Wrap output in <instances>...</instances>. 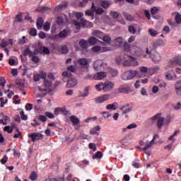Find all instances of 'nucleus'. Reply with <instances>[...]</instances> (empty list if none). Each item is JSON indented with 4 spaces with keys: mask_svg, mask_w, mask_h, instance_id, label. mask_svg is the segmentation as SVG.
<instances>
[{
    "mask_svg": "<svg viewBox=\"0 0 181 181\" xmlns=\"http://www.w3.org/2000/svg\"><path fill=\"white\" fill-rule=\"evenodd\" d=\"M148 33L151 36H152V37H155L156 36L158 35V31H156V30H154L153 28H150L148 30Z\"/></svg>",
    "mask_w": 181,
    "mask_h": 181,
    "instance_id": "36",
    "label": "nucleus"
},
{
    "mask_svg": "<svg viewBox=\"0 0 181 181\" xmlns=\"http://www.w3.org/2000/svg\"><path fill=\"white\" fill-rule=\"evenodd\" d=\"M75 16L77 18L78 20L74 21V25L76 28V29H81V28H87V24L89 23V28H92L93 23H89L84 18L83 16H84V13H76Z\"/></svg>",
    "mask_w": 181,
    "mask_h": 181,
    "instance_id": "3",
    "label": "nucleus"
},
{
    "mask_svg": "<svg viewBox=\"0 0 181 181\" xmlns=\"http://www.w3.org/2000/svg\"><path fill=\"white\" fill-rule=\"evenodd\" d=\"M43 80L45 87H47V88H49V87H52V81L48 80L47 76H46V78H44Z\"/></svg>",
    "mask_w": 181,
    "mask_h": 181,
    "instance_id": "29",
    "label": "nucleus"
},
{
    "mask_svg": "<svg viewBox=\"0 0 181 181\" xmlns=\"http://www.w3.org/2000/svg\"><path fill=\"white\" fill-rule=\"evenodd\" d=\"M151 124H156L158 129H162L165 127V117H162V114L157 113L149 119Z\"/></svg>",
    "mask_w": 181,
    "mask_h": 181,
    "instance_id": "4",
    "label": "nucleus"
},
{
    "mask_svg": "<svg viewBox=\"0 0 181 181\" xmlns=\"http://www.w3.org/2000/svg\"><path fill=\"white\" fill-rule=\"evenodd\" d=\"M138 76V71L134 70H129L125 71L122 75V80H124L125 81L128 80H132L135 78V76Z\"/></svg>",
    "mask_w": 181,
    "mask_h": 181,
    "instance_id": "6",
    "label": "nucleus"
},
{
    "mask_svg": "<svg viewBox=\"0 0 181 181\" xmlns=\"http://www.w3.org/2000/svg\"><path fill=\"white\" fill-rule=\"evenodd\" d=\"M4 131H6V132H8V134H12V132H13V129H12L10 126H6Z\"/></svg>",
    "mask_w": 181,
    "mask_h": 181,
    "instance_id": "51",
    "label": "nucleus"
},
{
    "mask_svg": "<svg viewBox=\"0 0 181 181\" xmlns=\"http://www.w3.org/2000/svg\"><path fill=\"white\" fill-rule=\"evenodd\" d=\"M97 131H101V127L95 126L93 128L90 129V135H98V132Z\"/></svg>",
    "mask_w": 181,
    "mask_h": 181,
    "instance_id": "19",
    "label": "nucleus"
},
{
    "mask_svg": "<svg viewBox=\"0 0 181 181\" xmlns=\"http://www.w3.org/2000/svg\"><path fill=\"white\" fill-rule=\"evenodd\" d=\"M115 84L114 82L111 81H107L105 83H103V91L104 93H109V91H112V90H114Z\"/></svg>",
    "mask_w": 181,
    "mask_h": 181,
    "instance_id": "9",
    "label": "nucleus"
},
{
    "mask_svg": "<svg viewBox=\"0 0 181 181\" xmlns=\"http://www.w3.org/2000/svg\"><path fill=\"white\" fill-rule=\"evenodd\" d=\"M122 15L123 16H124V18H126L127 21H129V22H132V21H134V16H132L130 14H128V13L123 12Z\"/></svg>",
    "mask_w": 181,
    "mask_h": 181,
    "instance_id": "30",
    "label": "nucleus"
},
{
    "mask_svg": "<svg viewBox=\"0 0 181 181\" xmlns=\"http://www.w3.org/2000/svg\"><path fill=\"white\" fill-rule=\"evenodd\" d=\"M92 11H94V12H96L98 15H101L102 13H104V10L101 8H96L95 6H94V3L92 4Z\"/></svg>",
    "mask_w": 181,
    "mask_h": 181,
    "instance_id": "22",
    "label": "nucleus"
},
{
    "mask_svg": "<svg viewBox=\"0 0 181 181\" xmlns=\"http://www.w3.org/2000/svg\"><path fill=\"white\" fill-rule=\"evenodd\" d=\"M62 76L64 77V78H68L66 84V87H68V88H71L77 86V79L71 77L73 76L71 73L69 71H64L62 73Z\"/></svg>",
    "mask_w": 181,
    "mask_h": 181,
    "instance_id": "5",
    "label": "nucleus"
},
{
    "mask_svg": "<svg viewBox=\"0 0 181 181\" xmlns=\"http://www.w3.org/2000/svg\"><path fill=\"white\" fill-rule=\"evenodd\" d=\"M165 78L170 81L177 79V76L175 74V70H173V69H171L170 71L165 72Z\"/></svg>",
    "mask_w": 181,
    "mask_h": 181,
    "instance_id": "11",
    "label": "nucleus"
},
{
    "mask_svg": "<svg viewBox=\"0 0 181 181\" xmlns=\"http://www.w3.org/2000/svg\"><path fill=\"white\" fill-rule=\"evenodd\" d=\"M110 100V95L109 94H105L102 95L100 96H98L95 98V103L96 104H103V103H105L106 101H108Z\"/></svg>",
    "mask_w": 181,
    "mask_h": 181,
    "instance_id": "10",
    "label": "nucleus"
},
{
    "mask_svg": "<svg viewBox=\"0 0 181 181\" xmlns=\"http://www.w3.org/2000/svg\"><path fill=\"white\" fill-rule=\"evenodd\" d=\"M57 23H58V25H63V17L58 16L57 18Z\"/></svg>",
    "mask_w": 181,
    "mask_h": 181,
    "instance_id": "62",
    "label": "nucleus"
},
{
    "mask_svg": "<svg viewBox=\"0 0 181 181\" xmlns=\"http://www.w3.org/2000/svg\"><path fill=\"white\" fill-rule=\"evenodd\" d=\"M43 29L45 30V32H49V30H50V23H45L43 25Z\"/></svg>",
    "mask_w": 181,
    "mask_h": 181,
    "instance_id": "48",
    "label": "nucleus"
},
{
    "mask_svg": "<svg viewBox=\"0 0 181 181\" xmlns=\"http://www.w3.org/2000/svg\"><path fill=\"white\" fill-rule=\"evenodd\" d=\"M110 16H112L113 19H117V18H119V16H121V14L117 11H111Z\"/></svg>",
    "mask_w": 181,
    "mask_h": 181,
    "instance_id": "40",
    "label": "nucleus"
},
{
    "mask_svg": "<svg viewBox=\"0 0 181 181\" xmlns=\"http://www.w3.org/2000/svg\"><path fill=\"white\" fill-rule=\"evenodd\" d=\"M92 35L93 36H96V37H98L99 39H103V37H104V35L103 34V32H100V30L93 31Z\"/></svg>",
    "mask_w": 181,
    "mask_h": 181,
    "instance_id": "25",
    "label": "nucleus"
},
{
    "mask_svg": "<svg viewBox=\"0 0 181 181\" xmlns=\"http://www.w3.org/2000/svg\"><path fill=\"white\" fill-rule=\"evenodd\" d=\"M120 144L123 146H127L128 141H127V138H123L120 140Z\"/></svg>",
    "mask_w": 181,
    "mask_h": 181,
    "instance_id": "60",
    "label": "nucleus"
},
{
    "mask_svg": "<svg viewBox=\"0 0 181 181\" xmlns=\"http://www.w3.org/2000/svg\"><path fill=\"white\" fill-rule=\"evenodd\" d=\"M159 11V8L158 7H153L151 10V15H156V13H158V11Z\"/></svg>",
    "mask_w": 181,
    "mask_h": 181,
    "instance_id": "58",
    "label": "nucleus"
},
{
    "mask_svg": "<svg viewBox=\"0 0 181 181\" xmlns=\"http://www.w3.org/2000/svg\"><path fill=\"white\" fill-rule=\"evenodd\" d=\"M69 119L72 122L74 125H78V124H80V119H78V117H76L75 115L71 116Z\"/></svg>",
    "mask_w": 181,
    "mask_h": 181,
    "instance_id": "20",
    "label": "nucleus"
},
{
    "mask_svg": "<svg viewBox=\"0 0 181 181\" xmlns=\"http://www.w3.org/2000/svg\"><path fill=\"white\" fill-rule=\"evenodd\" d=\"M123 62V66L129 67L130 66H136L139 63L136 61V58L132 56H128L122 53L120 56L116 57L117 64H121Z\"/></svg>",
    "mask_w": 181,
    "mask_h": 181,
    "instance_id": "1",
    "label": "nucleus"
},
{
    "mask_svg": "<svg viewBox=\"0 0 181 181\" xmlns=\"http://www.w3.org/2000/svg\"><path fill=\"white\" fill-rule=\"evenodd\" d=\"M88 90H90V87H86L85 89H84V93H80L79 94V97H88Z\"/></svg>",
    "mask_w": 181,
    "mask_h": 181,
    "instance_id": "33",
    "label": "nucleus"
},
{
    "mask_svg": "<svg viewBox=\"0 0 181 181\" xmlns=\"http://www.w3.org/2000/svg\"><path fill=\"white\" fill-rule=\"evenodd\" d=\"M39 121H41V122H46L47 121V117L43 115H40L38 116Z\"/></svg>",
    "mask_w": 181,
    "mask_h": 181,
    "instance_id": "47",
    "label": "nucleus"
},
{
    "mask_svg": "<svg viewBox=\"0 0 181 181\" xmlns=\"http://www.w3.org/2000/svg\"><path fill=\"white\" fill-rule=\"evenodd\" d=\"M22 16L21 15H17L15 18V22H22Z\"/></svg>",
    "mask_w": 181,
    "mask_h": 181,
    "instance_id": "63",
    "label": "nucleus"
},
{
    "mask_svg": "<svg viewBox=\"0 0 181 181\" xmlns=\"http://www.w3.org/2000/svg\"><path fill=\"white\" fill-rule=\"evenodd\" d=\"M175 21L177 23H181V15L177 13L175 16Z\"/></svg>",
    "mask_w": 181,
    "mask_h": 181,
    "instance_id": "54",
    "label": "nucleus"
},
{
    "mask_svg": "<svg viewBox=\"0 0 181 181\" xmlns=\"http://www.w3.org/2000/svg\"><path fill=\"white\" fill-rule=\"evenodd\" d=\"M62 52L65 54L66 53L69 52V48L67 47V45H63L62 47Z\"/></svg>",
    "mask_w": 181,
    "mask_h": 181,
    "instance_id": "56",
    "label": "nucleus"
},
{
    "mask_svg": "<svg viewBox=\"0 0 181 181\" xmlns=\"http://www.w3.org/2000/svg\"><path fill=\"white\" fill-rule=\"evenodd\" d=\"M89 149H92L93 152H95L97 151V144L94 143H90L88 145Z\"/></svg>",
    "mask_w": 181,
    "mask_h": 181,
    "instance_id": "44",
    "label": "nucleus"
},
{
    "mask_svg": "<svg viewBox=\"0 0 181 181\" xmlns=\"http://www.w3.org/2000/svg\"><path fill=\"white\" fill-rule=\"evenodd\" d=\"M103 158V153L101 151H98L93 156V159H101Z\"/></svg>",
    "mask_w": 181,
    "mask_h": 181,
    "instance_id": "39",
    "label": "nucleus"
},
{
    "mask_svg": "<svg viewBox=\"0 0 181 181\" xmlns=\"http://www.w3.org/2000/svg\"><path fill=\"white\" fill-rule=\"evenodd\" d=\"M30 180H36L37 179V174L35 171H33L30 175Z\"/></svg>",
    "mask_w": 181,
    "mask_h": 181,
    "instance_id": "46",
    "label": "nucleus"
},
{
    "mask_svg": "<svg viewBox=\"0 0 181 181\" xmlns=\"http://www.w3.org/2000/svg\"><path fill=\"white\" fill-rule=\"evenodd\" d=\"M17 134H14L13 138L18 139V138H22V132L19 131V129H16Z\"/></svg>",
    "mask_w": 181,
    "mask_h": 181,
    "instance_id": "52",
    "label": "nucleus"
},
{
    "mask_svg": "<svg viewBox=\"0 0 181 181\" xmlns=\"http://www.w3.org/2000/svg\"><path fill=\"white\" fill-rule=\"evenodd\" d=\"M0 162L2 165H5L8 162V156H4L3 158L0 160Z\"/></svg>",
    "mask_w": 181,
    "mask_h": 181,
    "instance_id": "59",
    "label": "nucleus"
},
{
    "mask_svg": "<svg viewBox=\"0 0 181 181\" xmlns=\"http://www.w3.org/2000/svg\"><path fill=\"white\" fill-rule=\"evenodd\" d=\"M128 31L129 33H132V35H135V33H136V28H135L134 25H129L128 27Z\"/></svg>",
    "mask_w": 181,
    "mask_h": 181,
    "instance_id": "38",
    "label": "nucleus"
},
{
    "mask_svg": "<svg viewBox=\"0 0 181 181\" xmlns=\"http://www.w3.org/2000/svg\"><path fill=\"white\" fill-rule=\"evenodd\" d=\"M110 2L108 1H103L102 2V6L103 8H104L105 9H107V8H110Z\"/></svg>",
    "mask_w": 181,
    "mask_h": 181,
    "instance_id": "57",
    "label": "nucleus"
},
{
    "mask_svg": "<svg viewBox=\"0 0 181 181\" xmlns=\"http://www.w3.org/2000/svg\"><path fill=\"white\" fill-rule=\"evenodd\" d=\"M160 45V42L159 40H156L153 43V49H156L157 47H159V46Z\"/></svg>",
    "mask_w": 181,
    "mask_h": 181,
    "instance_id": "53",
    "label": "nucleus"
},
{
    "mask_svg": "<svg viewBox=\"0 0 181 181\" xmlns=\"http://www.w3.org/2000/svg\"><path fill=\"white\" fill-rule=\"evenodd\" d=\"M30 35L31 36H36V35H37V30L35 28H31L30 30Z\"/></svg>",
    "mask_w": 181,
    "mask_h": 181,
    "instance_id": "55",
    "label": "nucleus"
},
{
    "mask_svg": "<svg viewBox=\"0 0 181 181\" xmlns=\"http://www.w3.org/2000/svg\"><path fill=\"white\" fill-rule=\"evenodd\" d=\"M93 67L95 71H100L103 69V60L98 59L94 62Z\"/></svg>",
    "mask_w": 181,
    "mask_h": 181,
    "instance_id": "16",
    "label": "nucleus"
},
{
    "mask_svg": "<svg viewBox=\"0 0 181 181\" xmlns=\"http://www.w3.org/2000/svg\"><path fill=\"white\" fill-rule=\"evenodd\" d=\"M88 42L90 43V45H94L98 42V40L94 37H91L89 38V41Z\"/></svg>",
    "mask_w": 181,
    "mask_h": 181,
    "instance_id": "41",
    "label": "nucleus"
},
{
    "mask_svg": "<svg viewBox=\"0 0 181 181\" xmlns=\"http://www.w3.org/2000/svg\"><path fill=\"white\" fill-rule=\"evenodd\" d=\"M175 90L178 95H181V81H178L175 83Z\"/></svg>",
    "mask_w": 181,
    "mask_h": 181,
    "instance_id": "24",
    "label": "nucleus"
},
{
    "mask_svg": "<svg viewBox=\"0 0 181 181\" xmlns=\"http://www.w3.org/2000/svg\"><path fill=\"white\" fill-rule=\"evenodd\" d=\"M66 71H68V73H69V71H71V73H76V71H77V69H76V66L71 65L67 68Z\"/></svg>",
    "mask_w": 181,
    "mask_h": 181,
    "instance_id": "45",
    "label": "nucleus"
},
{
    "mask_svg": "<svg viewBox=\"0 0 181 181\" xmlns=\"http://www.w3.org/2000/svg\"><path fill=\"white\" fill-rule=\"evenodd\" d=\"M92 50L95 52H99L100 53H104V52H110L111 49L107 47L95 46L92 48Z\"/></svg>",
    "mask_w": 181,
    "mask_h": 181,
    "instance_id": "14",
    "label": "nucleus"
},
{
    "mask_svg": "<svg viewBox=\"0 0 181 181\" xmlns=\"http://www.w3.org/2000/svg\"><path fill=\"white\" fill-rule=\"evenodd\" d=\"M117 105L118 104L117 103H114L112 104H109L106 106L107 110H110L111 111L117 110Z\"/></svg>",
    "mask_w": 181,
    "mask_h": 181,
    "instance_id": "28",
    "label": "nucleus"
},
{
    "mask_svg": "<svg viewBox=\"0 0 181 181\" xmlns=\"http://www.w3.org/2000/svg\"><path fill=\"white\" fill-rule=\"evenodd\" d=\"M118 91L123 94H128L129 93H132V88L129 85H122L118 88Z\"/></svg>",
    "mask_w": 181,
    "mask_h": 181,
    "instance_id": "12",
    "label": "nucleus"
},
{
    "mask_svg": "<svg viewBox=\"0 0 181 181\" xmlns=\"http://www.w3.org/2000/svg\"><path fill=\"white\" fill-rule=\"evenodd\" d=\"M139 71L141 73H147L148 72V67L146 66H140Z\"/></svg>",
    "mask_w": 181,
    "mask_h": 181,
    "instance_id": "61",
    "label": "nucleus"
},
{
    "mask_svg": "<svg viewBox=\"0 0 181 181\" xmlns=\"http://www.w3.org/2000/svg\"><path fill=\"white\" fill-rule=\"evenodd\" d=\"M104 86V83L100 82L98 84H96L95 86V88L96 90V91H103V87Z\"/></svg>",
    "mask_w": 181,
    "mask_h": 181,
    "instance_id": "35",
    "label": "nucleus"
},
{
    "mask_svg": "<svg viewBox=\"0 0 181 181\" xmlns=\"http://www.w3.org/2000/svg\"><path fill=\"white\" fill-rule=\"evenodd\" d=\"M146 54H148L149 55V57L151 58V56H153V48L152 47H148L146 48Z\"/></svg>",
    "mask_w": 181,
    "mask_h": 181,
    "instance_id": "37",
    "label": "nucleus"
},
{
    "mask_svg": "<svg viewBox=\"0 0 181 181\" xmlns=\"http://www.w3.org/2000/svg\"><path fill=\"white\" fill-rule=\"evenodd\" d=\"M85 15L86 16H94V11H93V8H91V10H87L85 12Z\"/></svg>",
    "mask_w": 181,
    "mask_h": 181,
    "instance_id": "49",
    "label": "nucleus"
},
{
    "mask_svg": "<svg viewBox=\"0 0 181 181\" xmlns=\"http://www.w3.org/2000/svg\"><path fill=\"white\" fill-rule=\"evenodd\" d=\"M107 77V73L105 72H99L95 74V80H103Z\"/></svg>",
    "mask_w": 181,
    "mask_h": 181,
    "instance_id": "18",
    "label": "nucleus"
},
{
    "mask_svg": "<svg viewBox=\"0 0 181 181\" xmlns=\"http://www.w3.org/2000/svg\"><path fill=\"white\" fill-rule=\"evenodd\" d=\"M132 165V167L135 168L136 169L141 168V164H139V160H135L134 161H133Z\"/></svg>",
    "mask_w": 181,
    "mask_h": 181,
    "instance_id": "42",
    "label": "nucleus"
},
{
    "mask_svg": "<svg viewBox=\"0 0 181 181\" xmlns=\"http://www.w3.org/2000/svg\"><path fill=\"white\" fill-rule=\"evenodd\" d=\"M40 78H46V72H42L38 75L34 76V81H39Z\"/></svg>",
    "mask_w": 181,
    "mask_h": 181,
    "instance_id": "21",
    "label": "nucleus"
},
{
    "mask_svg": "<svg viewBox=\"0 0 181 181\" xmlns=\"http://www.w3.org/2000/svg\"><path fill=\"white\" fill-rule=\"evenodd\" d=\"M115 46H121L122 45V37H119L114 40Z\"/></svg>",
    "mask_w": 181,
    "mask_h": 181,
    "instance_id": "34",
    "label": "nucleus"
},
{
    "mask_svg": "<svg viewBox=\"0 0 181 181\" xmlns=\"http://www.w3.org/2000/svg\"><path fill=\"white\" fill-rule=\"evenodd\" d=\"M67 36H69V33L67 32V30H64L62 31H61L58 35H56V37H67Z\"/></svg>",
    "mask_w": 181,
    "mask_h": 181,
    "instance_id": "26",
    "label": "nucleus"
},
{
    "mask_svg": "<svg viewBox=\"0 0 181 181\" xmlns=\"http://www.w3.org/2000/svg\"><path fill=\"white\" fill-rule=\"evenodd\" d=\"M37 53L40 54H50V49H49L47 47H45L42 45V44L38 43L37 47L35 48L34 52L30 51V48H27L23 52V55L32 57L33 54H37Z\"/></svg>",
    "mask_w": 181,
    "mask_h": 181,
    "instance_id": "2",
    "label": "nucleus"
},
{
    "mask_svg": "<svg viewBox=\"0 0 181 181\" xmlns=\"http://www.w3.org/2000/svg\"><path fill=\"white\" fill-rule=\"evenodd\" d=\"M78 63H79L80 66H88L90 62L87 59L81 58L78 60Z\"/></svg>",
    "mask_w": 181,
    "mask_h": 181,
    "instance_id": "23",
    "label": "nucleus"
},
{
    "mask_svg": "<svg viewBox=\"0 0 181 181\" xmlns=\"http://www.w3.org/2000/svg\"><path fill=\"white\" fill-rule=\"evenodd\" d=\"M51 181H64V179L62 177H55V178H51Z\"/></svg>",
    "mask_w": 181,
    "mask_h": 181,
    "instance_id": "64",
    "label": "nucleus"
},
{
    "mask_svg": "<svg viewBox=\"0 0 181 181\" xmlns=\"http://www.w3.org/2000/svg\"><path fill=\"white\" fill-rule=\"evenodd\" d=\"M120 111H122V114L126 115V114H129L131 111H132V107H131L129 104H127L124 106H122L119 108Z\"/></svg>",
    "mask_w": 181,
    "mask_h": 181,
    "instance_id": "15",
    "label": "nucleus"
},
{
    "mask_svg": "<svg viewBox=\"0 0 181 181\" xmlns=\"http://www.w3.org/2000/svg\"><path fill=\"white\" fill-rule=\"evenodd\" d=\"M140 146H144L143 148V151L146 153V155H148V156H151V151H146L152 148L153 146V140H151V141H146V142L144 141H140Z\"/></svg>",
    "mask_w": 181,
    "mask_h": 181,
    "instance_id": "7",
    "label": "nucleus"
},
{
    "mask_svg": "<svg viewBox=\"0 0 181 181\" xmlns=\"http://www.w3.org/2000/svg\"><path fill=\"white\" fill-rule=\"evenodd\" d=\"M176 66H181V58L177 57L171 59L167 64L165 70L169 71V69H173Z\"/></svg>",
    "mask_w": 181,
    "mask_h": 181,
    "instance_id": "8",
    "label": "nucleus"
},
{
    "mask_svg": "<svg viewBox=\"0 0 181 181\" xmlns=\"http://www.w3.org/2000/svg\"><path fill=\"white\" fill-rule=\"evenodd\" d=\"M103 40L104 41L105 43H107V45H111L112 40H111V37L110 35H104L103 37Z\"/></svg>",
    "mask_w": 181,
    "mask_h": 181,
    "instance_id": "31",
    "label": "nucleus"
},
{
    "mask_svg": "<svg viewBox=\"0 0 181 181\" xmlns=\"http://www.w3.org/2000/svg\"><path fill=\"white\" fill-rule=\"evenodd\" d=\"M153 62L156 63H159V62H160V60H162V57L160 56V54H159L158 52H155L153 54V56H151V58Z\"/></svg>",
    "mask_w": 181,
    "mask_h": 181,
    "instance_id": "17",
    "label": "nucleus"
},
{
    "mask_svg": "<svg viewBox=\"0 0 181 181\" xmlns=\"http://www.w3.org/2000/svg\"><path fill=\"white\" fill-rule=\"evenodd\" d=\"M28 137L31 138L32 142H36V141H40L43 138V135L40 133H33L28 134Z\"/></svg>",
    "mask_w": 181,
    "mask_h": 181,
    "instance_id": "13",
    "label": "nucleus"
},
{
    "mask_svg": "<svg viewBox=\"0 0 181 181\" xmlns=\"http://www.w3.org/2000/svg\"><path fill=\"white\" fill-rule=\"evenodd\" d=\"M88 41L85 40H81L79 42V45L81 46V47H82V49H87V47H88Z\"/></svg>",
    "mask_w": 181,
    "mask_h": 181,
    "instance_id": "27",
    "label": "nucleus"
},
{
    "mask_svg": "<svg viewBox=\"0 0 181 181\" xmlns=\"http://www.w3.org/2000/svg\"><path fill=\"white\" fill-rule=\"evenodd\" d=\"M31 61L33 62V63H39V62H40V59L39 58V57L36 56V54H33V56L31 57Z\"/></svg>",
    "mask_w": 181,
    "mask_h": 181,
    "instance_id": "43",
    "label": "nucleus"
},
{
    "mask_svg": "<svg viewBox=\"0 0 181 181\" xmlns=\"http://www.w3.org/2000/svg\"><path fill=\"white\" fill-rule=\"evenodd\" d=\"M20 115H21V119H23V121H27L28 115H25V112L21 111L20 112Z\"/></svg>",
    "mask_w": 181,
    "mask_h": 181,
    "instance_id": "50",
    "label": "nucleus"
},
{
    "mask_svg": "<svg viewBox=\"0 0 181 181\" xmlns=\"http://www.w3.org/2000/svg\"><path fill=\"white\" fill-rule=\"evenodd\" d=\"M42 26H43V18L40 17L37 18V29H39V30L42 29Z\"/></svg>",
    "mask_w": 181,
    "mask_h": 181,
    "instance_id": "32",
    "label": "nucleus"
}]
</instances>
